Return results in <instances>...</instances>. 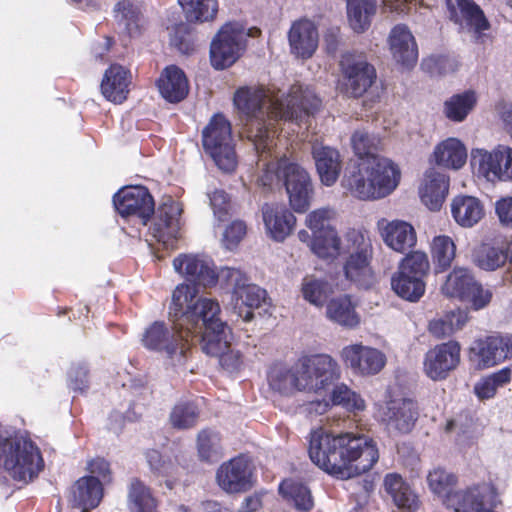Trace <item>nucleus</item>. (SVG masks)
Listing matches in <instances>:
<instances>
[{
    "label": "nucleus",
    "instance_id": "nucleus-48",
    "mask_svg": "<svg viewBox=\"0 0 512 512\" xmlns=\"http://www.w3.org/2000/svg\"><path fill=\"white\" fill-rule=\"evenodd\" d=\"M510 379V369H501L498 372L480 379L474 386V392L480 400L493 398L498 388L504 386Z\"/></svg>",
    "mask_w": 512,
    "mask_h": 512
},
{
    "label": "nucleus",
    "instance_id": "nucleus-59",
    "mask_svg": "<svg viewBox=\"0 0 512 512\" xmlns=\"http://www.w3.org/2000/svg\"><path fill=\"white\" fill-rule=\"evenodd\" d=\"M146 458L151 469L161 476L172 477L177 470L176 465L171 461L164 460L157 450L148 451Z\"/></svg>",
    "mask_w": 512,
    "mask_h": 512
},
{
    "label": "nucleus",
    "instance_id": "nucleus-45",
    "mask_svg": "<svg viewBox=\"0 0 512 512\" xmlns=\"http://www.w3.org/2000/svg\"><path fill=\"white\" fill-rule=\"evenodd\" d=\"M431 255L437 271L450 267L456 255V245L452 238L446 235L434 237L431 243Z\"/></svg>",
    "mask_w": 512,
    "mask_h": 512
},
{
    "label": "nucleus",
    "instance_id": "nucleus-1",
    "mask_svg": "<svg viewBox=\"0 0 512 512\" xmlns=\"http://www.w3.org/2000/svg\"><path fill=\"white\" fill-rule=\"evenodd\" d=\"M233 100L246 120L248 138L258 154V185L271 189L283 181L291 207L295 212H305L313 198L311 177L277 147L274 136L281 120L298 125L306 122L320 109L321 99L310 87L295 84L287 94L273 88L243 87L235 92Z\"/></svg>",
    "mask_w": 512,
    "mask_h": 512
},
{
    "label": "nucleus",
    "instance_id": "nucleus-29",
    "mask_svg": "<svg viewBox=\"0 0 512 512\" xmlns=\"http://www.w3.org/2000/svg\"><path fill=\"white\" fill-rule=\"evenodd\" d=\"M431 158L437 166L457 171L466 164L467 148L460 139L449 137L435 145Z\"/></svg>",
    "mask_w": 512,
    "mask_h": 512
},
{
    "label": "nucleus",
    "instance_id": "nucleus-57",
    "mask_svg": "<svg viewBox=\"0 0 512 512\" xmlns=\"http://www.w3.org/2000/svg\"><path fill=\"white\" fill-rule=\"evenodd\" d=\"M334 215L335 213L331 208H319L307 215L305 224L313 232L315 237L317 234H324L328 229H333L330 226V220Z\"/></svg>",
    "mask_w": 512,
    "mask_h": 512
},
{
    "label": "nucleus",
    "instance_id": "nucleus-20",
    "mask_svg": "<svg viewBox=\"0 0 512 512\" xmlns=\"http://www.w3.org/2000/svg\"><path fill=\"white\" fill-rule=\"evenodd\" d=\"M450 19L463 30L473 33L477 38L486 35L490 29L482 9L470 0H447Z\"/></svg>",
    "mask_w": 512,
    "mask_h": 512
},
{
    "label": "nucleus",
    "instance_id": "nucleus-3",
    "mask_svg": "<svg viewBox=\"0 0 512 512\" xmlns=\"http://www.w3.org/2000/svg\"><path fill=\"white\" fill-rule=\"evenodd\" d=\"M216 299L198 297L194 285L180 284L173 291L170 316L176 318V327L182 329L190 344L194 338L202 343L205 353H218L225 346L230 328L219 315Z\"/></svg>",
    "mask_w": 512,
    "mask_h": 512
},
{
    "label": "nucleus",
    "instance_id": "nucleus-15",
    "mask_svg": "<svg viewBox=\"0 0 512 512\" xmlns=\"http://www.w3.org/2000/svg\"><path fill=\"white\" fill-rule=\"evenodd\" d=\"M340 357L346 367L361 376L378 374L385 367L387 361L386 355L382 351L362 343L343 347Z\"/></svg>",
    "mask_w": 512,
    "mask_h": 512
},
{
    "label": "nucleus",
    "instance_id": "nucleus-17",
    "mask_svg": "<svg viewBox=\"0 0 512 512\" xmlns=\"http://www.w3.org/2000/svg\"><path fill=\"white\" fill-rule=\"evenodd\" d=\"M512 355V336L478 339L469 348V360L479 370L497 365Z\"/></svg>",
    "mask_w": 512,
    "mask_h": 512
},
{
    "label": "nucleus",
    "instance_id": "nucleus-64",
    "mask_svg": "<svg viewBox=\"0 0 512 512\" xmlns=\"http://www.w3.org/2000/svg\"><path fill=\"white\" fill-rule=\"evenodd\" d=\"M88 471L90 472V476H95L97 479L101 477L104 482H110V466L109 463L102 459L97 458L88 463Z\"/></svg>",
    "mask_w": 512,
    "mask_h": 512
},
{
    "label": "nucleus",
    "instance_id": "nucleus-63",
    "mask_svg": "<svg viewBox=\"0 0 512 512\" xmlns=\"http://www.w3.org/2000/svg\"><path fill=\"white\" fill-rule=\"evenodd\" d=\"M428 329L429 332L438 339L448 337L454 333L446 314L430 321Z\"/></svg>",
    "mask_w": 512,
    "mask_h": 512
},
{
    "label": "nucleus",
    "instance_id": "nucleus-8",
    "mask_svg": "<svg viewBox=\"0 0 512 512\" xmlns=\"http://www.w3.org/2000/svg\"><path fill=\"white\" fill-rule=\"evenodd\" d=\"M219 280L232 288L230 307L245 322L253 318V309L259 308L266 299V291L250 283L248 277L239 269L220 268Z\"/></svg>",
    "mask_w": 512,
    "mask_h": 512
},
{
    "label": "nucleus",
    "instance_id": "nucleus-21",
    "mask_svg": "<svg viewBox=\"0 0 512 512\" xmlns=\"http://www.w3.org/2000/svg\"><path fill=\"white\" fill-rule=\"evenodd\" d=\"M287 38L291 55L298 59H310L318 48V28L312 20L307 18L292 22Z\"/></svg>",
    "mask_w": 512,
    "mask_h": 512
},
{
    "label": "nucleus",
    "instance_id": "nucleus-50",
    "mask_svg": "<svg viewBox=\"0 0 512 512\" xmlns=\"http://www.w3.org/2000/svg\"><path fill=\"white\" fill-rule=\"evenodd\" d=\"M197 448L202 460L207 462L217 461L222 455L219 434L211 430H202L198 434Z\"/></svg>",
    "mask_w": 512,
    "mask_h": 512
},
{
    "label": "nucleus",
    "instance_id": "nucleus-52",
    "mask_svg": "<svg viewBox=\"0 0 512 512\" xmlns=\"http://www.w3.org/2000/svg\"><path fill=\"white\" fill-rule=\"evenodd\" d=\"M427 482L433 493L437 495H446L445 503L447 504L448 496L452 495V493H449V490L456 484L457 477L453 473L441 467H436L429 471L427 475ZM456 492L457 491H455V493Z\"/></svg>",
    "mask_w": 512,
    "mask_h": 512
},
{
    "label": "nucleus",
    "instance_id": "nucleus-18",
    "mask_svg": "<svg viewBox=\"0 0 512 512\" xmlns=\"http://www.w3.org/2000/svg\"><path fill=\"white\" fill-rule=\"evenodd\" d=\"M252 462L244 456L224 462L217 470L216 481L228 493L246 491L253 485Z\"/></svg>",
    "mask_w": 512,
    "mask_h": 512
},
{
    "label": "nucleus",
    "instance_id": "nucleus-22",
    "mask_svg": "<svg viewBox=\"0 0 512 512\" xmlns=\"http://www.w3.org/2000/svg\"><path fill=\"white\" fill-rule=\"evenodd\" d=\"M379 416L390 429L407 433L411 431L417 419V405L411 399H390L380 406Z\"/></svg>",
    "mask_w": 512,
    "mask_h": 512
},
{
    "label": "nucleus",
    "instance_id": "nucleus-16",
    "mask_svg": "<svg viewBox=\"0 0 512 512\" xmlns=\"http://www.w3.org/2000/svg\"><path fill=\"white\" fill-rule=\"evenodd\" d=\"M113 203L122 217H138L144 225L154 212V200L148 189L143 186H128L120 189L114 195Z\"/></svg>",
    "mask_w": 512,
    "mask_h": 512
},
{
    "label": "nucleus",
    "instance_id": "nucleus-11",
    "mask_svg": "<svg viewBox=\"0 0 512 512\" xmlns=\"http://www.w3.org/2000/svg\"><path fill=\"white\" fill-rule=\"evenodd\" d=\"M471 165L488 182H512V147L499 144L491 150L473 148Z\"/></svg>",
    "mask_w": 512,
    "mask_h": 512
},
{
    "label": "nucleus",
    "instance_id": "nucleus-58",
    "mask_svg": "<svg viewBox=\"0 0 512 512\" xmlns=\"http://www.w3.org/2000/svg\"><path fill=\"white\" fill-rule=\"evenodd\" d=\"M462 299V302H467L474 310H480L486 307L491 299L492 292L484 288L477 280L474 282L471 289Z\"/></svg>",
    "mask_w": 512,
    "mask_h": 512
},
{
    "label": "nucleus",
    "instance_id": "nucleus-24",
    "mask_svg": "<svg viewBox=\"0 0 512 512\" xmlns=\"http://www.w3.org/2000/svg\"><path fill=\"white\" fill-rule=\"evenodd\" d=\"M177 273L197 281L203 286H213L219 280L220 269L215 271L212 261L198 255H180L173 261Z\"/></svg>",
    "mask_w": 512,
    "mask_h": 512
},
{
    "label": "nucleus",
    "instance_id": "nucleus-14",
    "mask_svg": "<svg viewBox=\"0 0 512 512\" xmlns=\"http://www.w3.org/2000/svg\"><path fill=\"white\" fill-rule=\"evenodd\" d=\"M460 353L461 347L456 341L436 345L424 355V374L433 381L445 380L460 364Z\"/></svg>",
    "mask_w": 512,
    "mask_h": 512
},
{
    "label": "nucleus",
    "instance_id": "nucleus-62",
    "mask_svg": "<svg viewBox=\"0 0 512 512\" xmlns=\"http://www.w3.org/2000/svg\"><path fill=\"white\" fill-rule=\"evenodd\" d=\"M495 212L502 225L512 228V196L497 200Z\"/></svg>",
    "mask_w": 512,
    "mask_h": 512
},
{
    "label": "nucleus",
    "instance_id": "nucleus-44",
    "mask_svg": "<svg viewBox=\"0 0 512 512\" xmlns=\"http://www.w3.org/2000/svg\"><path fill=\"white\" fill-rule=\"evenodd\" d=\"M189 22H204L214 18L218 10L216 0H178Z\"/></svg>",
    "mask_w": 512,
    "mask_h": 512
},
{
    "label": "nucleus",
    "instance_id": "nucleus-42",
    "mask_svg": "<svg viewBox=\"0 0 512 512\" xmlns=\"http://www.w3.org/2000/svg\"><path fill=\"white\" fill-rule=\"evenodd\" d=\"M391 285L400 297L411 302L419 300L425 291L423 279L404 272L397 271L392 277Z\"/></svg>",
    "mask_w": 512,
    "mask_h": 512
},
{
    "label": "nucleus",
    "instance_id": "nucleus-37",
    "mask_svg": "<svg viewBox=\"0 0 512 512\" xmlns=\"http://www.w3.org/2000/svg\"><path fill=\"white\" fill-rule=\"evenodd\" d=\"M476 281L471 270L464 267H455L447 276L441 286V292L448 298L460 301L470 291Z\"/></svg>",
    "mask_w": 512,
    "mask_h": 512
},
{
    "label": "nucleus",
    "instance_id": "nucleus-25",
    "mask_svg": "<svg viewBox=\"0 0 512 512\" xmlns=\"http://www.w3.org/2000/svg\"><path fill=\"white\" fill-rule=\"evenodd\" d=\"M262 215L267 234L278 242L291 234L296 223L295 216L283 204H265Z\"/></svg>",
    "mask_w": 512,
    "mask_h": 512
},
{
    "label": "nucleus",
    "instance_id": "nucleus-39",
    "mask_svg": "<svg viewBox=\"0 0 512 512\" xmlns=\"http://www.w3.org/2000/svg\"><path fill=\"white\" fill-rule=\"evenodd\" d=\"M279 492L287 503L299 511L313 508L314 502L309 488L297 480H284L279 486Z\"/></svg>",
    "mask_w": 512,
    "mask_h": 512
},
{
    "label": "nucleus",
    "instance_id": "nucleus-12",
    "mask_svg": "<svg viewBox=\"0 0 512 512\" xmlns=\"http://www.w3.org/2000/svg\"><path fill=\"white\" fill-rule=\"evenodd\" d=\"M346 241L351 255L344 267L345 275L360 287L367 288L374 281L373 271L370 267L371 239L366 233L353 229L347 232Z\"/></svg>",
    "mask_w": 512,
    "mask_h": 512
},
{
    "label": "nucleus",
    "instance_id": "nucleus-35",
    "mask_svg": "<svg viewBox=\"0 0 512 512\" xmlns=\"http://www.w3.org/2000/svg\"><path fill=\"white\" fill-rule=\"evenodd\" d=\"M384 487L399 509L404 512H414L418 509V497L399 474H387L384 478Z\"/></svg>",
    "mask_w": 512,
    "mask_h": 512
},
{
    "label": "nucleus",
    "instance_id": "nucleus-41",
    "mask_svg": "<svg viewBox=\"0 0 512 512\" xmlns=\"http://www.w3.org/2000/svg\"><path fill=\"white\" fill-rule=\"evenodd\" d=\"M128 508L130 512H156L157 501L150 489L140 480L133 479L128 488Z\"/></svg>",
    "mask_w": 512,
    "mask_h": 512
},
{
    "label": "nucleus",
    "instance_id": "nucleus-9",
    "mask_svg": "<svg viewBox=\"0 0 512 512\" xmlns=\"http://www.w3.org/2000/svg\"><path fill=\"white\" fill-rule=\"evenodd\" d=\"M203 146L217 167L232 172L237 166L230 122L221 114L214 115L203 129Z\"/></svg>",
    "mask_w": 512,
    "mask_h": 512
},
{
    "label": "nucleus",
    "instance_id": "nucleus-49",
    "mask_svg": "<svg viewBox=\"0 0 512 512\" xmlns=\"http://www.w3.org/2000/svg\"><path fill=\"white\" fill-rule=\"evenodd\" d=\"M331 402L333 405L341 406L350 412H360L366 407L365 401L361 395L344 383L337 384L333 387L331 391Z\"/></svg>",
    "mask_w": 512,
    "mask_h": 512
},
{
    "label": "nucleus",
    "instance_id": "nucleus-38",
    "mask_svg": "<svg viewBox=\"0 0 512 512\" xmlns=\"http://www.w3.org/2000/svg\"><path fill=\"white\" fill-rule=\"evenodd\" d=\"M299 364L293 368L284 366H275L271 369L268 380L270 387L284 395L293 394L296 391H302L300 385Z\"/></svg>",
    "mask_w": 512,
    "mask_h": 512
},
{
    "label": "nucleus",
    "instance_id": "nucleus-10",
    "mask_svg": "<svg viewBox=\"0 0 512 512\" xmlns=\"http://www.w3.org/2000/svg\"><path fill=\"white\" fill-rule=\"evenodd\" d=\"M301 390L321 393L341 376L337 361L328 354H316L298 361Z\"/></svg>",
    "mask_w": 512,
    "mask_h": 512
},
{
    "label": "nucleus",
    "instance_id": "nucleus-34",
    "mask_svg": "<svg viewBox=\"0 0 512 512\" xmlns=\"http://www.w3.org/2000/svg\"><path fill=\"white\" fill-rule=\"evenodd\" d=\"M477 102L476 91L464 90L451 95L443 102L442 113L449 121L462 123L474 111Z\"/></svg>",
    "mask_w": 512,
    "mask_h": 512
},
{
    "label": "nucleus",
    "instance_id": "nucleus-19",
    "mask_svg": "<svg viewBox=\"0 0 512 512\" xmlns=\"http://www.w3.org/2000/svg\"><path fill=\"white\" fill-rule=\"evenodd\" d=\"M347 93L353 97L363 95L376 78V72L364 56L345 54L341 60Z\"/></svg>",
    "mask_w": 512,
    "mask_h": 512
},
{
    "label": "nucleus",
    "instance_id": "nucleus-40",
    "mask_svg": "<svg viewBox=\"0 0 512 512\" xmlns=\"http://www.w3.org/2000/svg\"><path fill=\"white\" fill-rule=\"evenodd\" d=\"M376 12V0H348L347 16L350 27L357 33L364 32Z\"/></svg>",
    "mask_w": 512,
    "mask_h": 512
},
{
    "label": "nucleus",
    "instance_id": "nucleus-31",
    "mask_svg": "<svg viewBox=\"0 0 512 512\" xmlns=\"http://www.w3.org/2000/svg\"><path fill=\"white\" fill-rule=\"evenodd\" d=\"M451 215L454 221L462 228H472L485 216L482 201L470 195H457L450 203Z\"/></svg>",
    "mask_w": 512,
    "mask_h": 512
},
{
    "label": "nucleus",
    "instance_id": "nucleus-56",
    "mask_svg": "<svg viewBox=\"0 0 512 512\" xmlns=\"http://www.w3.org/2000/svg\"><path fill=\"white\" fill-rule=\"evenodd\" d=\"M231 333L225 337V346L218 353H207L219 358L220 365L228 372L239 371L243 365L242 355L238 350L230 349Z\"/></svg>",
    "mask_w": 512,
    "mask_h": 512
},
{
    "label": "nucleus",
    "instance_id": "nucleus-27",
    "mask_svg": "<svg viewBox=\"0 0 512 512\" xmlns=\"http://www.w3.org/2000/svg\"><path fill=\"white\" fill-rule=\"evenodd\" d=\"M450 180L442 172L430 169L419 187L421 202L431 211H439L449 193Z\"/></svg>",
    "mask_w": 512,
    "mask_h": 512
},
{
    "label": "nucleus",
    "instance_id": "nucleus-51",
    "mask_svg": "<svg viewBox=\"0 0 512 512\" xmlns=\"http://www.w3.org/2000/svg\"><path fill=\"white\" fill-rule=\"evenodd\" d=\"M311 249L321 258L336 257L342 247L335 229H328L324 234H317L312 241Z\"/></svg>",
    "mask_w": 512,
    "mask_h": 512
},
{
    "label": "nucleus",
    "instance_id": "nucleus-47",
    "mask_svg": "<svg viewBox=\"0 0 512 512\" xmlns=\"http://www.w3.org/2000/svg\"><path fill=\"white\" fill-rule=\"evenodd\" d=\"M331 290L329 284L312 275L303 278L301 293L303 298L316 307H322L326 302Z\"/></svg>",
    "mask_w": 512,
    "mask_h": 512
},
{
    "label": "nucleus",
    "instance_id": "nucleus-5",
    "mask_svg": "<svg viewBox=\"0 0 512 512\" xmlns=\"http://www.w3.org/2000/svg\"><path fill=\"white\" fill-rule=\"evenodd\" d=\"M43 467L40 450L30 439L0 436V468L15 481L28 483Z\"/></svg>",
    "mask_w": 512,
    "mask_h": 512
},
{
    "label": "nucleus",
    "instance_id": "nucleus-53",
    "mask_svg": "<svg viewBox=\"0 0 512 512\" xmlns=\"http://www.w3.org/2000/svg\"><path fill=\"white\" fill-rule=\"evenodd\" d=\"M198 414V409L194 403L181 402L172 409L170 423L176 429H187L196 424Z\"/></svg>",
    "mask_w": 512,
    "mask_h": 512
},
{
    "label": "nucleus",
    "instance_id": "nucleus-54",
    "mask_svg": "<svg viewBox=\"0 0 512 512\" xmlns=\"http://www.w3.org/2000/svg\"><path fill=\"white\" fill-rule=\"evenodd\" d=\"M429 268L430 264L427 254L422 251H414L402 259L398 272H404L423 279Z\"/></svg>",
    "mask_w": 512,
    "mask_h": 512
},
{
    "label": "nucleus",
    "instance_id": "nucleus-4",
    "mask_svg": "<svg viewBox=\"0 0 512 512\" xmlns=\"http://www.w3.org/2000/svg\"><path fill=\"white\" fill-rule=\"evenodd\" d=\"M401 173L384 157L359 161L343 178L342 184L360 200H379L390 195L399 185Z\"/></svg>",
    "mask_w": 512,
    "mask_h": 512
},
{
    "label": "nucleus",
    "instance_id": "nucleus-30",
    "mask_svg": "<svg viewBox=\"0 0 512 512\" xmlns=\"http://www.w3.org/2000/svg\"><path fill=\"white\" fill-rule=\"evenodd\" d=\"M103 497V484L95 476H83L72 486L70 503L73 507L89 512L96 508Z\"/></svg>",
    "mask_w": 512,
    "mask_h": 512
},
{
    "label": "nucleus",
    "instance_id": "nucleus-6",
    "mask_svg": "<svg viewBox=\"0 0 512 512\" xmlns=\"http://www.w3.org/2000/svg\"><path fill=\"white\" fill-rule=\"evenodd\" d=\"M172 320V329L163 322L150 325L143 334L142 343L147 349L163 353L169 365L182 367L191 348L190 339L176 327V318L172 317Z\"/></svg>",
    "mask_w": 512,
    "mask_h": 512
},
{
    "label": "nucleus",
    "instance_id": "nucleus-61",
    "mask_svg": "<svg viewBox=\"0 0 512 512\" xmlns=\"http://www.w3.org/2000/svg\"><path fill=\"white\" fill-rule=\"evenodd\" d=\"M210 205L213 209L214 216L219 221H224L228 215L230 204L227 194L222 190H215L209 195Z\"/></svg>",
    "mask_w": 512,
    "mask_h": 512
},
{
    "label": "nucleus",
    "instance_id": "nucleus-43",
    "mask_svg": "<svg viewBox=\"0 0 512 512\" xmlns=\"http://www.w3.org/2000/svg\"><path fill=\"white\" fill-rule=\"evenodd\" d=\"M472 261L480 269L494 271L506 263L507 253L502 248L480 244L472 253Z\"/></svg>",
    "mask_w": 512,
    "mask_h": 512
},
{
    "label": "nucleus",
    "instance_id": "nucleus-55",
    "mask_svg": "<svg viewBox=\"0 0 512 512\" xmlns=\"http://www.w3.org/2000/svg\"><path fill=\"white\" fill-rule=\"evenodd\" d=\"M116 20L124 26L129 34H134L139 28L140 11L129 1L117 3L114 9Z\"/></svg>",
    "mask_w": 512,
    "mask_h": 512
},
{
    "label": "nucleus",
    "instance_id": "nucleus-33",
    "mask_svg": "<svg viewBox=\"0 0 512 512\" xmlns=\"http://www.w3.org/2000/svg\"><path fill=\"white\" fill-rule=\"evenodd\" d=\"M160 94L169 102H179L188 94V81L184 72L175 65L166 67L157 80Z\"/></svg>",
    "mask_w": 512,
    "mask_h": 512
},
{
    "label": "nucleus",
    "instance_id": "nucleus-28",
    "mask_svg": "<svg viewBox=\"0 0 512 512\" xmlns=\"http://www.w3.org/2000/svg\"><path fill=\"white\" fill-rule=\"evenodd\" d=\"M312 156L321 183L328 187L334 185L342 170V159L339 151L322 144H314Z\"/></svg>",
    "mask_w": 512,
    "mask_h": 512
},
{
    "label": "nucleus",
    "instance_id": "nucleus-46",
    "mask_svg": "<svg viewBox=\"0 0 512 512\" xmlns=\"http://www.w3.org/2000/svg\"><path fill=\"white\" fill-rule=\"evenodd\" d=\"M380 138L366 130H356L351 136V146L359 161L367 158L380 157L377 152L380 148Z\"/></svg>",
    "mask_w": 512,
    "mask_h": 512
},
{
    "label": "nucleus",
    "instance_id": "nucleus-7",
    "mask_svg": "<svg viewBox=\"0 0 512 512\" xmlns=\"http://www.w3.org/2000/svg\"><path fill=\"white\" fill-rule=\"evenodd\" d=\"M260 34L257 28L248 30L238 22L223 25L215 35L210 46L211 64L216 69H225L234 64L246 47L248 37Z\"/></svg>",
    "mask_w": 512,
    "mask_h": 512
},
{
    "label": "nucleus",
    "instance_id": "nucleus-26",
    "mask_svg": "<svg viewBox=\"0 0 512 512\" xmlns=\"http://www.w3.org/2000/svg\"><path fill=\"white\" fill-rule=\"evenodd\" d=\"M389 50L393 59L405 67H412L418 59L416 40L405 25H396L388 36Z\"/></svg>",
    "mask_w": 512,
    "mask_h": 512
},
{
    "label": "nucleus",
    "instance_id": "nucleus-60",
    "mask_svg": "<svg viewBox=\"0 0 512 512\" xmlns=\"http://www.w3.org/2000/svg\"><path fill=\"white\" fill-rule=\"evenodd\" d=\"M246 234V225L242 221H233L224 231L222 242L227 249L235 248Z\"/></svg>",
    "mask_w": 512,
    "mask_h": 512
},
{
    "label": "nucleus",
    "instance_id": "nucleus-13",
    "mask_svg": "<svg viewBox=\"0 0 512 512\" xmlns=\"http://www.w3.org/2000/svg\"><path fill=\"white\" fill-rule=\"evenodd\" d=\"M149 234L151 237L167 249H173L180 233L179 217L181 207L179 203L168 198L153 212Z\"/></svg>",
    "mask_w": 512,
    "mask_h": 512
},
{
    "label": "nucleus",
    "instance_id": "nucleus-23",
    "mask_svg": "<svg viewBox=\"0 0 512 512\" xmlns=\"http://www.w3.org/2000/svg\"><path fill=\"white\" fill-rule=\"evenodd\" d=\"M377 228L385 245L396 252L404 253L417 242L416 230L407 221L382 218L377 222Z\"/></svg>",
    "mask_w": 512,
    "mask_h": 512
},
{
    "label": "nucleus",
    "instance_id": "nucleus-32",
    "mask_svg": "<svg viewBox=\"0 0 512 512\" xmlns=\"http://www.w3.org/2000/svg\"><path fill=\"white\" fill-rule=\"evenodd\" d=\"M131 75L121 65H111L105 72L101 82L103 96L114 103H122L127 98Z\"/></svg>",
    "mask_w": 512,
    "mask_h": 512
},
{
    "label": "nucleus",
    "instance_id": "nucleus-36",
    "mask_svg": "<svg viewBox=\"0 0 512 512\" xmlns=\"http://www.w3.org/2000/svg\"><path fill=\"white\" fill-rule=\"evenodd\" d=\"M327 318L345 328L353 329L360 323V316L349 296H340L330 300L326 306Z\"/></svg>",
    "mask_w": 512,
    "mask_h": 512
},
{
    "label": "nucleus",
    "instance_id": "nucleus-2",
    "mask_svg": "<svg viewBox=\"0 0 512 512\" xmlns=\"http://www.w3.org/2000/svg\"><path fill=\"white\" fill-rule=\"evenodd\" d=\"M308 451L315 465L340 479L369 471L379 459L378 449L370 438L333 434L323 428L311 432Z\"/></svg>",
    "mask_w": 512,
    "mask_h": 512
}]
</instances>
